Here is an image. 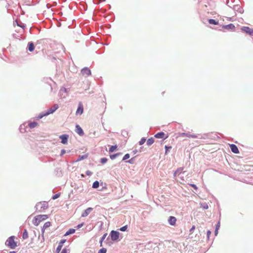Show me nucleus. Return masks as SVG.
Returning a JSON list of instances; mask_svg holds the SVG:
<instances>
[{
  "mask_svg": "<svg viewBox=\"0 0 253 253\" xmlns=\"http://www.w3.org/2000/svg\"><path fill=\"white\" fill-rule=\"evenodd\" d=\"M47 218H48V216H47V215H46V214L38 215L34 217L32 222H33V223L35 226H38L41 221L46 219Z\"/></svg>",
  "mask_w": 253,
  "mask_h": 253,
  "instance_id": "f257e3e1",
  "label": "nucleus"
},
{
  "mask_svg": "<svg viewBox=\"0 0 253 253\" xmlns=\"http://www.w3.org/2000/svg\"><path fill=\"white\" fill-rule=\"evenodd\" d=\"M15 236L9 237L5 241L6 246L10 247L11 249H14L17 247V242L14 241Z\"/></svg>",
  "mask_w": 253,
  "mask_h": 253,
  "instance_id": "f03ea898",
  "label": "nucleus"
},
{
  "mask_svg": "<svg viewBox=\"0 0 253 253\" xmlns=\"http://www.w3.org/2000/svg\"><path fill=\"white\" fill-rule=\"evenodd\" d=\"M48 207V203L46 201H43L38 203L36 205L35 208L36 210H39V211L41 212L42 210L47 209Z\"/></svg>",
  "mask_w": 253,
  "mask_h": 253,
  "instance_id": "7ed1b4c3",
  "label": "nucleus"
},
{
  "mask_svg": "<svg viewBox=\"0 0 253 253\" xmlns=\"http://www.w3.org/2000/svg\"><path fill=\"white\" fill-rule=\"evenodd\" d=\"M181 137H190V138H198L200 139H205V137L203 136L200 134H191L189 133H185L182 132L179 135Z\"/></svg>",
  "mask_w": 253,
  "mask_h": 253,
  "instance_id": "20e7f679",
  "label": "nucleus"
},
{
  "mask_svg": "<svg viewBox=\"0 0 253 253\" xmlns=\"http://www.w3.org/2000/svg\"><path fill=\"white\" fill-rule=\"evenodd\" d=\"M120 233L117 231L112 230L110 233V236L113 241H117L119 239Z\"/></svg>",
  "mask_w": 253,
  "mask_h": 253,
  "instance_id": "39448f33",
  "label": "nucleus"
},
{
  "mask_svg": "<svg viewBox=\"0 0 253 253\" xmlns=\"http://www.w3.org/2000/svg\"><path fill=\"white\" fill-rule=\"evenodd\" d=\"M59 106L58 104H54L53 107L48 109L46 111H45V115L47 116L53 113L58 108Z\"/></svg>",
  "mask_w": 253,
  "mask_h": 253,
  "instance_id": "423d86ee",
  "label": "nucleus"
},
{
  "mask_svg": "<svg viewBox=\"0 0 253 253\" xmlns=\"http://www.w3.org/2000/svg\"><path fill=\"white\" fill-rule=\"evenodd\" d=\"M81 74L83 76H89L91 75V70L88 67H84L81 70Z\"/></svg>",
  "mask_w": 253,
  "mask_h": 253,
  "instance_id": "0eeeda50",
  "label": "nucleus"
},
{
  "mask_svg": "<svg viewBox=\"0 0 253 253\" xmlns=\"http://www.w3.org/2000/svg\"><path fill=\"white\" fill-rule=\"evenodd\" d=\"M241 30L251 36H253V29L249 27L244 26Z\"/></svg>",
  "mask_w": 253,
  "mask_h": 253,
  "instance_id": "6e6552de",
  "label": "nucleus"
},
{
  "mask_svg": "<svg viewBox=\"0 0 253 253\" xmlns=\"http://www.w3.org/2000/svg\"><path fill=\"white\" fill-rule=\"evenodd\" d=\"M59 138L61 140V142L63 144L67 143L69 135L66 134L61 135L59 136Z\"/></svg>",
  "mask_w": 253,
  "mask_h": 253,
  "instance_id": "1a4fd4ad",
  "label": "nucleus"
},
{
  "mask_svg": "<svg viewBox=\"0 0 253 253\" xmlns=\"http://www.w3.org/2000/svg\"><path fill=\"white\" fill-rule=\"evenodd\" d=\"M66 239H62L60 241V242L59 243V244L58 245V247H57L56 250V253H59V252L61 250V249L63 247V244L66 242Z\"/></svg>",
  "mask_w": 253,
  "mask_h": 253,
  "instance_id": "9d476101",
  "label": "nucleus"
},
{
  "mask_svg": "<svg viewBox=\"0 0 253 253\" xmlns=\"http://www.w3.org/2000/svg\"><path fill=\"white\" fill-rule=\"evenodd\" d=\"M83 105L81 103H79L76 114V115H82L83 113Z\"/></svg>",
  "mask_w": 253,
  "mask_h": 253,
  "instance_id": "9b49d317",
  "label": "nucleus"
},
{
  "mask_svg": "<svg viewBox=\"0 0 253 253\" xmlns=\"http://www.w3.org/2000/svg\"><path fill=\"white\" fill-rule=\"evenodd\" d=\"M67 88H65V87H62L61 88V89H60L59 90V95L61 97H63V98H65L66 96V93H67Z\"/></svg>",
  "mask_w": 253,
  "mask_h": 253,
  "instance_id": "f8f14e48",
  "label": "nucleus"
},
{
  "mask_svg": "<svg viewBox=\"0 0 253 253\" xmlns=\"http://www.w3.org/2000/svg\"><path fill=\"white\" fill-rule=\"evenodd\" d=\"M230 148L231 151L233 153H234L235 154H239V151L238 150V148L236 145H235L234 144H231L230 145Z\"/></svg>",
  "mask_w": 253,
  "mask_h": 253,
  "instance_id": "ddd939ff",
  "label": "nucleus"
},
{
  "mask_svg": "<svg viewBox=\"0 0 253 253\" xmlns=\"http://www.w3.org/2000/svg\"><path fill=\"white\" fill-rule=\"evenodd\" d=\"M76 132L80 136H83L84 134L83 129L79 125L76 126Z\"/></svg>",
  "mask_w": 253,
  "mask_h": 253,
  "instance_id": "4468645a",
  "label": "nucleus"
},
{
  "mask_svg": "<svg viewBox=\"0 0 253 253\" xmlns=\"http://www.w3.org/2000/svg\"><path fill=\"white\" fill-rule=\"evenodd\" d=\"M176 221V218L174 216H170L169 217L168 219V222L170 225H175Z\"/></svg>",
  "mask_w": 253,
  "mask_h": 253,
  "instance_id": "2eb2a0df",
  "label": "nucleus"
},
{
  "mask_svg": "<svg viewBox=\"0 0 253 253\" xmlns=\"http://www.w3.org/2000/svg\"><path fill=\"white\" fill-rule=\"evenodd\" d=\"M93 210V208H88L86 209L82 214V217H86Z\"/></svg>",
  "mask_w": 253,
  "mask_h": 253,
  "instance_id": "dca6fc26",
  "label": "nucleus"
},
{
  "mask_svg": "<svg viewBox=\"0 0 253 253\" xmlns=\"http://www.w3.org/2000/svg\"><path fill=\"white\" fill-rule=\"evenodd\" d=\"M35 48L34 43L32 42H29L27 45V49L30 52H32L34 50Z\"/></svg>",
  "mask_w": 253,
  "mask_h": 253,
  "instance_id": "f3484780",
  "label": "nucleus"
},
{
  "mask_svg": "<svg viewBox=\"0 0 253 253\" xmlns=\"http://www.w3.org/2000/svg\"><path fill=\"white\" fill-rule=\"evenodd\" d=\"M233 9L235 11H238L240 13H242L244 12L243 8L238 4L234 5Z\"/></svg>",
  "mask_w": 253,
  "mask_h": 253,
  "instance_id": "a211bd4d",
  "label": "nucleus"
},
{
  "mask_svg": "<svg viewBox=\"0 0 253 253\" xmlns=\"http://www.w3.org/2000/svg\"><path fill=\"white\" fill-rule=\"evenodd\" d=\"M223 28L227 30H233L235 28L234 24L230 23L228 25H224Z\"/></svg>",
  "mask_w": 253,
  "mask_h": 253,
  "instance_id": "6ab92c4d",
  "label": "nucleus"
},
{
  "mask_svg": "<svg viewBox=\"0 0 253 253\" xmlns=\"http://www.w3.org/2000/svg\"><path fill=\"white\" fill-rule=\"evenodd\" d=\"M88 157V154H85L83 155H79L76 162H79L85 159H86Z\"/></svg>",
  "mask_w": 253,
  "mask_h": 253,
  "instance_id": "aec40b11",
  "label": "nucleus"
},
{
  "mask_svg": "<svg viewBox=\"0 0 253 253\" xmlns=\"http://www.w3.org/2000/svg\"><path fill=\"white\" fill-rule=\"evenodd\" d=\"M165 135L164 132L161 131L156 133L154 136L157 138H163Z\"/></svg>",
  "mask_w": 253,
  "mask_h": 253,
  "instance_id": "412c9836",
  "label": "nucleus"
},
{
  "mask_svg": "<svg viewBox=\"0 0 253 253\" xmlns=\"http://www.w3.org/2000/svg\"><path fill=\"white\" fill-rule=\"evenodd\" d=\"M38 125V123L36 122H30L28 124V126L31 128L35 127Z\"/></svg>",
  "mask_w": 253,
  "mask_h": 253,
  "instance_id": "4be33fe9",
  "label": "nucleus"
},
{
  "mask_svg": "<svg viewBox=\"0 0 253 253\" xmlns=\"http://www.w3.org/2000/svg\"><path fill=\"white\" fill-rule=\"evenodd\" d=\"M122 154L121 153H117L114 154H111L110 155V158L111 160H114L116 159L118 156H120Z\"/></svg>",
  "mask_w": 253,
  "mask_h": 253,
  "instance_id": "5701e85b",
  "label": "nucleus"
},
{
  "mask_svg": "<svg viewBox=\"0 0 253 253\" xmlns=\"http://www.w3.org/2000/svg\"><path fill=\"white\" fill-rule=\"evenodd\" d=\"M208 22L210 24L212 25H218V21H216L214 19H209L208 20Z\"/></svg>",
  "mask_w": 253,
  "mask_h": 253,
  "instance_id": "b1692460",
  "label": "nucleus"
},
{
  "mask_svg": "<svg viewBox=\"0 0 253 253\" xmlns=\"http://www.w3.org/2000/svg\"><path fill=\"white\" fill-rule=\"evenodd\" d=\"M76 230L74 229L71 228L69 229L65 234V236H68L70 234H73L75 232Z\"/></svg>",
  "mask_w": 253,
  "mask_h": 253,
  "instance_id": "393cba45",
  "label": "nucleus"
},
{
  "mask_svg": "<svg viewBox=\"0 0 253 253\" xmlns=\"http://www.w3.org/2000/svg\"><path fill=\"white\" fill-rule=\"evenodd\" d=\"M28 238V232H27V230L26 229H24V231L23 233V235H22V238L23 239H26Z\"/></svg>",
  "mask_w": 253,
  "mask_h": 253,
  "instance_id": "a878e982",
  "label": "nucleus"
},
{
  "mask_svg": "<svg viewBox=\"0 0 253 253\" xmlns=\"http://www.w3.org/2000/svg\"><path fill=\"white\" fill-rule=\"evenodd\" d=\"M154 140L153 138L151 137L147 140V142H146L147 145L148 146H150L154 143Z\"/></svg>",
  "mask_w": 253,
  "mask_h": 253,
  "instance_id": "bb28decb",
  "label": "nucleus"
},
{
  "mask_svg": "<svg viewBox=\"0 0 253 253\" xmlns=\"http://www.w3.org/2000/svg\"><path fill=\"white\" fill-rule=\"evenodd\" d=\"M107 235V233H105L103 236L101 238L100 241H99V243H100V246L101 247L102 246V243H103V241L104 240V239H105L106 236Z\"/></svg>",
  "mask_w": 253,
  "mask_h": 253,
  "instance_id": "cd10ccee",
  "label": "nucleus"
},
{
  "mask_svg": "<svg viewBox=\"0 0 253 253\" xmlns=\"http://www.w3.org/2000/svg\"><path fill=\"white\" fill-rule=\"evenodd\" d=\"M99 186V182L98 181H95L93 182L92 187L94 189L98 188Z\"/></svg>",
  "mask_w": 253,
  "mask_h": 253,
  "instance_id": "c85d7f7f",
  "label": "nucleus"
},
{
  "mask_svg": "<svg viewBox=\"0 0 253 253\" xmlns=\"http://www.w3.org/2000/svg\"><path fill=\"white\" fill-rule=\"evenodd\" d=\"M117 148V146L116 145H112L111 146V147L109 149V152H114L116 149Z\"/></svg>",
  "mask_w": 253,
  "mask_h": 253,
  "instance_id": "c756f323",
  "label": "nucleus"
},
{
  "mask_svg": "<svg viewBox=\"0 0 253 253\" xmlns=\"http://www.w3.org/2000/svg\"><path fill=\"white\" fill-rule=\"evenodd\" d=\"M135 157L131 158L130 159H129L128 161H126V162L129 163L130 164H134L135 163Z\"/></svg>",
  "mask_w": 253,
  "mask_h": 253,
  "instance_id": "7c9ffc66",
  "label": "nucleus"
},
{
  "mask_svg": "<svg viewBox=\"0 0 253 253\" xmlns=\"http://www.w3.org/2000/svg\"><path fill=\"white\" fill-rule=\"evenodd\" d=\"M19 129H20V131H21V132H22V133H24L25 132H26V130L25 129V125L24 124L21 125L20 126Z\"/></svg>",
  "mask_w": 253,
  "mask_h": 253,
  "instance_id": "2f4dec72",
  "label": "nucleus"
},
{
  "mask_svg": "<svg viewBox=\"0 0 253 253\" xmlns=\"http://www.w3.org/2000/svg\"><path fill=\"white\" fill-rule=\"evenodd\" d=\"M46 116H47V115H45V112H42V113H40L37 118L39 119H42V118H43V117Z\"/></svg>",
  "mask_w": 253,
  "mask_h": 253,
  "instance_id": "473e14b6",
  "label": "nucleus"
},
{
  "mask_svg": "<svg viewBox=\"0 0 253 253\" xmlns=\"http://www.w3.org/2000/svg\"><path fill=\"white\" fill-rule=\"evenodd\" d=\"M171 146H167V145H166L165 147V154H167L168 152L169 151L170 149H171Z\"/></svg>",
  "mask_w": 253,
  "mask_h": 253,
  "instance_id": "72a5a7b5",
  "label": "nucleus"
},
{
  "mask_svg": "<svg viewBox=\"0 0 253 253\" xmlns=\"http://www.w3.org/2000/svg\"><path fill=\"white\" fill-rule=\"evenodd\" d=\"M51 225V223L49 221H47V222H46L43 227V228H47L48 227H49Z\"/></svg>",
  "mask_w": 253,
  "mask_h": 253,
  "instance_id": "f704fd0d",
  "label": "nucleus"
},
{
  "mask_svg": "<svg viewBox=\"0 0 253 253\" xmlns=\"http://www.w3.org/2000/svg\"><path fill=\"white\" fill-rule=\"evenodd\" d=\"M201 207H202L204 210H207L209 208L208 205L206 203L201 204Z\"/></svg>",
  "mask_w": 253,
  "mask_h": 253,
  "instance_id": "c9c22d12",
  "label": "nucleus"
},
{
  "mask_svg": "<svg viewBox=\"0 0 253 253\" xmlns=\"http://www.w3.org/2000/svg\"><path fill=\"white\" fill-rule=\"evenodd\" d=\"M16 22H17V25L21 28H22L23 29H24L25 27H26V25L24 23H22V22H20V23H19L17 21H16Z\"/></svg>",
  "mask_w": 253,
  "mask_h": 253,
  "instance_id": "e433bc0d",
  "label": "nucleus"
},
{
  "mask_svg": "<svg viewBox=\"0 0 253 253\" xmlns=\"http://www.w3.org/2000/svg\"><path fill=\"white\" fill-rule=\"evenodd\" d=\"M108 161V159L104 157V158H102L100 159V163H101L102 164H104L105 163H106Z\"/></svg>",
  "mask_w": 253,
  "mask_h": 253,
  "instance_id": "4c0bfd02",
  "label": "nucleus"
},
{
  "mask_svg": "<svg viewBox=\"0 0 253 253\" xmlns=\"http://www.w3.org/2000/svg\"><path fill=\"white\" fill-rule=\"evenodd\" d=\"M107 250L106 248H102L101 249H100L98 252V253H106Z\"/></svg>",
  "mask_w": 253,
  "mask_h": 253,
  "instance_id": "58836bf2",
  "label": "nucleus"
},
{
  "mask_svg": "<svg viewBox=\"0 0 253 253\" xmlns=\"http://www.w3.org/2000/svg\"><path fill=\"white\" fill-rule=\"evenodd\" d=\"M146 141V138H144V137H143L141 139V140L139 141V144L140 145H141L142 144H143Z\"/></svg>",
  "mask_w": 253,
  "mask_h": 253,
  "instance_id": "ea45409f",
  "label": "nucleus"
},
{
  "mask_svg": "<svg viewBox=\"0 0 253 253\" xmlns=\"http://www.w3.org/2000/svg\"><path fill=\"white\" fill-rule=\"evenodd\" d=\"M129 157H130L129 154L127 153V154L125 155V156L123 158V160H122L123 161H126V160H127L128 159H129Z\"/></svg>",
  "mask_w": 253,
  "mask_h": 253,
  "instance_id": "a19ab883",
  "label": "nucleus"
},
{
  "mask_svg": "<svg viewBox=\"0 0 253 253\" xmlns=\"http://www.w3.org/2000/svg\"><path fill=\"white\" fill-rule=\"evenodd\" d=\"M183 169L182 168H180L178 169H177V170L175 171V172L174 173V176H175L176 173H178V172L181 173L182 172Z\"/></svg>",
  "mask_w": 253,
  "mask_h": 253,
  "instance_id": "79ce46f5",
  "label": "nucleus"
},
{
  "mask_svg": "<svg viewBox=\"0 0 253 253\" xmlns=\"http://www.w3.org/2000/svg\"><path fill=\"white\" fill-rule=\"evenodd\" d=\"M127 229V225H125L120 228V230L121 231H126Z\"/></svg>",
  "mask_w": 253,
  "mask_h": 253,
  "instance_id": "37998d69",
  "label": "nucleus"
},
{
  "mask_svg": "<svg viewBox=\"0 0 253 253\" xmlns=\"http://www.w3.org/2000/svg\"><path fill=\"white\" fill-rule=\"evenodd\" d=\"M47 80V82L48 83L49 86H50V90H52V87L51 86V84H50V82H53L52 80L50 79V78H49V79H46Z\"/></svg>",
  "mask_w": 253,
  "mask_h": 253,
  "instance_id": "c03bdc74",
  "label": "nucleus"
},
{
  "mask_svg": "<svg viewBox=\"0 0 253 253\" xmlns=\"http://www.w3.org/2000/svg\"><path fill=\"white\" fill-rule=\"evenodd\" d=\"M60 193H57L52 196V199L53 200H55V199L58 198L60 197Z\"/></svg>",
  "mask_w": 253,
  "mask_h": 253,
  "instance_id": "a18cd8bd",
  "label": "nucleus"
},
{
  "mask_svg": "<svg viewBox=\"0 0 253 253\" xmlns=\"http://www.w3.org/2000/svg\"><path fill=\"white\" fill-rule=\"evenodd\" d=\"M85 174L88 176H91L92 174V172L90 170H86Z\"/></svg>",
  "mask_w": 253,
  "mask_h": 253,
  "instance_id": "49530a36",
  "label": "nucleus"
},
{
  "mask_svg": "<svg viewBox=\"0 0 253 253\" xmlns=\"http://www.w3.org/2000/svg\"><path fill=\"white\" fill-rule=\"evenodd\" d=\"M46 228H43V227L42 226V240H43V241H44V236H43V234H44V230Z\"/></svg>",
  "mask_w": 253,
  "mask_h": 253,
  "instance_id": "de8ad7c7",
  "label": "nucleus"
},
{
  "mask_svg": "<svg viewBox=\"0 0 253 253\" xmlns=\"http://www.w3.org/2000/svg\"><path fill=\"white\" fill-rule=\"evenodd\" d=\"M190 186L195 190H197L198 189L197 186L194 184H191Z\"/></svg>",
  "mask_w": 253,
  "mask_h": 253,
  "instance_id": "09e8293b",
  "label": "nucleus"
},
{
  "mask_svg": "<svg viewBox=\"0 0 253 253\" xmlns=\"http://www.w3.org/2000/svg\"><path fill=\"white\" fill-rule=\"evenodd\" d=\"M84 223H82L81 224H78L77 226V229H80V228H81L84 225Z\"/></svg>",
  "mask_w": 253,
  "mask_h": 253,
  "instance_id": "8fccbe9b",
  "label": "nucleus"
},
{
  "mask_svg": "<svg viewBox=\"0 0 253 253\" xmlns=\"http://www.w3.org/2000/svg\"><path fill=\"white\" fill-rule=\"evenodd\" d=\"M66 153V150L64 149H62L61 151L60 156H62Z\"/></svg>",
  "mask_w": 253,
  "mask_h": 253,
  "instance_id": "3c124183",
  "label": "nucleus"
},
{
  "mask_svg": "<svg viewBox=\"0 0 253 253\" xmlns=\"http://www.w3.org/2000/svg\"><path fill=\"white\" fill-rule=\"evenodd\" d=\"M211 231L210 230H208L207 232V237L208 238H209V236L211 235Z\"/></svg>",
  "mask_w": 253,
  "mask_h": 253,
  "instance_id": "603ef678",
  "label": "nucleus"
},
{
  "mask_svg": "<svg viewBox=\"0 0 253 253\" xmlns=\"http://www.w3.org/2000/svg\"><path fill=\"white\" fill-rule=\"evenodd\" d=\"M61 253H67V251L66 249H63L62 251H61Z\"/></svg>",
  "mask_w": 253,
  "mask_h": 253,
  "instance_id": "864d4df0",
  "label": "nucleus"
},
{
  "mask_svg": "<svg viewBox=\"0 0 253 253\" xmlns=\"http://www.w3.org/2000/svg\"><path fill=\"white\" fill-rule=\"evenodd\" d=\"M218 228H215V231H214V234L215 235H217V234H218Z\"/></svg>",
  "mask_w": 253,
  "mask_h": 253,
  "instance_id": "5fc2aeb1",
  "label": "nucleus"
},
{
  "mask_svg": "<svg viewBox=\"0 0 253 253\" xmlns=\"http://www.w3.org/2000/svg\"><path fill=\"white\" fill-rule=\"evenodd\" d=\"M195 228V227L194 225H193L191 228V229H190V232H192Z\"/></svg>",
  "mask_w": 253,
  "mask_h": 253,
  "instance_id": "6e6d98bb",
  "label": "nucleus"
},
{
  "mask_svg": "<svg viewBox=\"0 0 253 253\" xmlns=\"http://www.w3.org/2000/svg\"><path fill=\"white\" fill-rule=\"evenodd\" d=\"M219 227H220V222H218L217 223V224H216V227H215V228H218V229H219Z\"/></svg>",
  "mask_w": 253,
  "mask_h": 253,
  "instance_id": "4d7b16f0",
  "label": "nucleus"
},
{
  "mask_svg": "<svg viewBox=\"0 0 253 253\" xmlns=\"http://www.w3.org/2000/svg\"><path fill=\"white\" fill-rule=\"evenodd\" d=\"M137 152V150H134L133 151V153L134 154H135Z\"/></svg>",
  "mask_w": 253,
  "mask_h": 253,
  "instance_id": "13d9d810",
  "label": "nucleus"
},
{
  "mask_svg": "<svg viewBox=\"0 0 253 253\" xmlns=\"http://www.w3.org/2000/svg\"><path fill=\"white\" fill-rule=\"evenodd\" d=\"M9 253H16L15 251H10Z\"/></svg>",
  "mask_w": 253,
  "mask_h": 253,
  "instance_id": "bf43d9fd",
  "label": "nucleus"
}]
</instances>
